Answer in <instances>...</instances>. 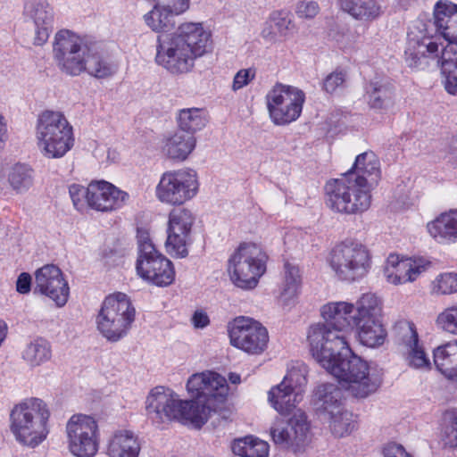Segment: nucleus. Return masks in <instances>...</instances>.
<instances>
[{"mask_svg": "<svg viewBox=\"0 0 457 457\" xmlns=\"http://www.w3.org/2000/svg\"><path fill=\"white\" fill-rule=\"evenodd\" d=\"M373 293L362 294L355 302H332L321 308L325 323L311 326L308 340L311 353L328 373L338 378L353 395L367 397L381 386L383 370L354 354L345 336L363 315L374 307Z\"/></svg>", "mask_w": 457, "mask_h": 457, "instance_id": "f257e3e1", "label": "nucleus"}, {"mask_svg": "<svg viewBox=\"0 0 457 457\" xmlns=\"http://www.w3.org/2000/svg\"><path fill=\"white\" fill-rule=\"evenodd\" d=\"M212 50V32L203 22L185 21L176 30L158 36L155 63L173 76L189 73L195 62Z\"/></svg>", "mask_w": 457, "mask_h": 457, "instance_id": "f03ea898", "label": "nucleus"}, {"mask_svg": "<svg viewBox=\"0 0 457 457\" xmlns=\"http://www.w3.org/2000/svg\"><path fill=\"white\" fill-rule=\"evenodd\" d=\"M53 55L60 71L70 76L83 72L96 79H107L118 71V65L95 42L69 30L56 32L53 42Z\"/></svg>", "mask_w": 457, "mask_h": 457, "instance_id": "7ed1b4c3", "label": "nucleus"}, {"mask_svg": "<svg viewBox=\"0 0 457 457\" xmlns=\"http://www.w3.org/2000/svg\"><path fill=\"white\" fill-rule=\"evenodd\" d=\"M434 24L436 30L447 42L438 43V38L428 43L410 40L404 52L405 62L411 68H417L428 53L440 59L443 65L457 68V4L447 1H437L434 6Z\"/></svg>", "mask_w": 457, "mask_h": 457, "instance_id": "20e7f679", "label": "nucleus"}, {"mask_svg": "<svg viewBox=\"0 0 457 457\" xmlns=\"http://www.w3.org/2000/svg\"><path fill=\"white\" fill-rule=\"evenodd\" d=\"M51 411L42 399L32 397L13 406L10 412V431L22 446L36 448L50 433Z\"/></svg>", "mask_w": 457, "mask_h": 457, "instance_id": "39448f33", "label": "nucleus"}, {"mask_svg": "<svg viewBox=\"0 0 457 457\" xmlns=\"http://www.w3.org/2000/svg\"><path fill=\"white\" fill-rule=\"evenodd\" d=\"M146 411L150 415L163 420H178L201 428L208 420L213 408L201 401H183L172 390L156 386L151 390L146 401Z\"/></svg>", "mask_w": 457, "mask_h": 457, "instance_id": "423d86ee", "label": "nucleus"}, {"mask_svg": "<svg viewBox=\"0 0 457 457\" xmlns=\"http://www.w3.org/2000/svg\"><path fill=\"white\" fill-rule=\"evenodd\" d=\"M35 136L41 154L49 159L64 156L73 146V129L60 111L46 110L37 116Z\"/></svg>", "mask_w": 457, "mask_h": 457, "instance_id": "0eeeda50", "label": "nucleus"}, {"mask_svg": "<svg viewBox=\"0 0 457 457\" xmlns=\"http://www.w3.org/2000/svg\"><path fill=\"white\" fill-rule=\"evenodd\" d=\"M268 255L262 246L253 242L241 243L228 261L232 283L242 289H253L266 272Z\"/></svg>", "mask_w": 457, "mask_h": 457, "instance_id": "6e6552de", "label": "nucleus"}, {"mask_svg": "<svg viewBox=\"0 0 457 457\" xmlns=\"http://www.w3.org/2000/svg\"><path fill=\"white\" fill-rule=\"evenodd\" d=\"M328 263L339 280L352 283L362 279L369 273L371 256L365 245L347 240L330 251Z\"/></svg>", "mask_w": 457, "mask_h": 457, "instance_id": "1a4fd4ad", "label": "nucleus"}, {"mask_svg": "<svg viewBox=\"0 0 457 457\" xmlns=\"http://www.w3.org/2000/svg\"><path fill=\"white\" fill-rule=\"evenodd\" d=\"M136 311L123 293L105 297L96 317V328L110 342H118L127 336L135 320Z\"/></svg>", "mask_w": 457, "mask_h": 457, "instance_id": "9d476101", "label": "nucleus"}, {"mask_svg": "<svg viewBox=\"0 0 457 457\" xmlns=\"http://www.w3.org/2000/svg\"><path fill=\"white\" fill-rule=\"evenodd\" d=\"M137 244L138 256L136 263L137 275L157 287L170 285L175 278L172 263L155 249L147 231H137Z\"/></svg>", "mask_w": 457, "mask_h": 457, "instance_id": "9b49d317", "label": "nucleus"}, {"mask_svg": "<svg viewBox=\"0 0 457 457\" xmlns=\"http://www.w3.org/2000/svg\"><path fill=\"white\" fill-rule=\"evenodd\" d=\"M199 181L195 170L183 168L164 172L156 186L155 196L162 204L179 206L198 193Z\"/></svg>", "mask_w": 457, "mask_h": 457, "instance_id": "f8f14e48", "label": "nucleus"}, {"mask_svg": "<svg viewBox=\"0 0 457 457\" xmlns=\"http://www.w3.org/2000/svg\"><path fill=\"white\" fill-rule=\"evenodd\" d=\"M67 447L75 457H94L99 449L100 429L90 415L74 414L65 426Z\"/></svg>", "mask_w": 457, "mask_h": 457, "instance_id": "ddd939ff", "label": "nucleus"}, {"mask_svg": "<svg viewBox=\"0 0 457 457\" xmlns=\"http://www.w3.org/2000/svg\"><path fill=\"white\" fill-rule=\"evenodd\" d=\"M265 101L270 120L284 126L300 117L305 96L297 87L277 83L267 93Z\"/></svg>", "mask_w": 457, "mask_h": 457, "instance_id": "4468645a", "label": "nucleus"}, {"mask_svg": "<svg viewBox=\"0 0 457 457\" xmlns=\"http://www.w3.org/2000/svg\"><path fill=\"white\" fill-rule=\"evenodd\" d=\"M230 345L248 354L259 355L268 347L267 328L251 318L237 317L228 325Z\"/></svg>", "mask_w": 457, "mask_h": 457, "instance_id": "2eb2a0df", "label": "nucleus"}, {"mask_svg": "<svg viewBox=\"0 0 457 457\" xmlns=\"http://www.w3.org/2000/svg\"><path fill=\"white\" fill-rule=\"evenodd\" d=\"M194 222L195 216L189 209L176 208L170 211L166 241L170 253L181 258L187 255V244Z\"/></svg>", "mask_w": 457, "mask_h": 457, "instance_id": "dca6fc26", "label": "nucleus"}, {"mask_svg": "<svg viewBox=\"0 0 457 457\" xmlns=\"http://www.w3.org/2000/svg\"><path fill=\"white\" fill-rule=\"evenodd\" d=\"M34 293L47 296L62 307L68 301L70 288L62 270L54 264H46L35 272Z\"/></svg>", "mask_w": 457, "mask_h": 457, "instance_id": "f3484780", "label": "nucleus"}, {"mask_svg": "<svg viewBox=\"0 0 457 457\" xmlns=\"http://www.w3.org/2000/svg\"><path fill=\"white\" fill-rule=\"evenodd\" d=\"M288 426L294 436H289L288 428L281 419L277 418L272 424L270 433L276 445L291 448L295 452L300 450L308 442L309 424L303 411L297 409L288 420Z\"/></svg>", "mask_w": 457, "mask_h": 457, "instance_id": "a211bd4d", "label": "nucleus"}, {"mask_svg": "<svg viewBox=\"0 0 457 457\" xmlns=\"http://www.w3.org/2000/svg\"><path fill=\"white\" fill-rule=\"evenodd\" d=\"M430 266V262L422 257L399 258L390 254L384 269L386 281L395 286L415 281Z\"/></svg>", "mask_w": 457, "mask_h": 457, "instance_id": "6ab92c4d", "label": "nucleus"}, {"mask_svg": "<svg viewBox=\"0 0 457 457\" xmlns=\"http://www.w3.org/2000/svg\"><path fill=\"white\" fill-rule=\"evenodd\" d=\"M129 195L113 184L98 180L89 183V207L95 211L110 212L122 208Z\"/></svg>", "mask_w": 457, "mask_h": 457, "instance_id": "aec40b11", "label": "nucleus"}, {"mask_svg": "<svg viewBox=\"0 0 457 457\" xmlns=\"http://www.w3.org/2000/svg\"><path fill=\"white\" fill-rule=\"evenodd\" d=\"M395 329L409 366L414 369L428 368L430 361L423 345L420 343L414 324L403 321L396 326Z\"/></svg>", "mask_w": 457, "mask_h": 457, "instance_id": "412c9836", "label": "nucleus"}, {"mask_svg": "<svg viewBox=\"0 0 457 457\" xmlns=\"http://www.w3.org/2000/svg\"><path fill=\"white\" fill-rule=\"evenodd\" d=\"M24 15L31 20L35 26L33 44L41 46L49 38L54 24V11L46 0H27L24 4Z\"/></svg>", "mask_w": 457, "mask_h": 457, "instance_id": "4be33fe9", "label": "nucleus"}, {"mask_svg": "<svg viewBox=\"0 0 457 457\" xmlns=\"http://www.w3.org/2000/svg\"><path fill=\"white\" fill-rule=\"evenodd\" d=\"M370 313L363 315L360 323L356 325L360 342L369 347H378L384 344L386 337V331L379 317L382 311L380 299L375 295Z\"/></svg>", "mask_w": 457, "mask_h": 457, "instance_id": "5701e85b", "label": "nucleus"}, {"mask_svg": "<svg viewBox=\"0 0 457 457\" xmlns=\"http://www.w3.org/2000/svg\"><path fill=\"white\" fill-rule=\"evenodd\" d=\"M352 178L344 174L340 179H331L325 186V202L333 212L348 214L351 206L349 196L351 195Z\"/></svg>", "mask_w": 457, "mask_h": 457, "instance_id": "b1692460", "label": "nucleus"}, {"mask_svg": "<svg viewBox=\"0 0 457 457\" xmlns=\"http://www.w3.org/2000/svg\"><path fill=\"white\" fill-rule=\"evenodd\" d=\"M334 377L337 378L336 376ZM337 380L341 388L334 384H322L314 392L315 405L322 418L344 408L342 389L352 396L359 398L347 390L338 378Z\"/></svg>", "mask_w": 457, "mask_h": 457, "instance_id": "393cba45", "label": "nucleus"}, {"mask_svg": "<svg viewBox=\"0 0 457 457\" xmlns=\"http://www.w3.org/2000/svg\"><path fill=\"white\" fill-rule=\"evenodd\" d=\"M295 29L291 13L286 10H276L270 13L263 23L261 37L268 43H276L286 38Z\"/></svg>", "mask_w": 457, "mask_h": 457, "instance_id": "a878e982", "label": "nucleus"}, {"mask_svg": "<svg viewBox=\"0 0 457 457\" xmlns=\"http://www.w3.org/2000/svg\"><path fill=\"white\" fill-rule=\"evenodd\" d=\"M345 174L353 179L374 187L380 179L379 161L374 152H364L357 155L353 167Z\"/></svg>", "mask_w": 457, "mask_h": 457, "instance_id": "bb28decb", "label": "nucleus"}, {"mask_svg": "<svg viewBox=\"0 0 457 457\" xmlns=\"http://www.w3.org/2000/svg\"><path fill=\"white\" fill-rule=\"evenodd\" d=\"M302 398L299 392L292 391L290 386H285V383L281 382L272 386L268 392V403L282 416L295 414L294 411Z\"/></svg>", "mask_w": 457, "mask_h": 457, "instance_id": "cd10ccee", "label": "nucleus"}, {"mask_svg": "<svg viewBox=\"0 0 457 457\" xmlns=\"http://www.w3.org/2000/svg\"><path fill=\"white\" fill-rule=\"evenodd\" d=\"M138 437L129 430H118L110 437L107 444L109 457H138L140 453Z\"/></svg>", "mask_w": 457, "mask_h": 457, "instance_id": "c85d7f7f", "label": "nucleus"}, {"mask_svg": "<svg viewBox=\"0 0 457 457\" xmlns=\"http://www.w3.org/2000/svg\"><path fill=\"white\" fill-rule=\"evenodd\" d=\"M195 145V136L178 130L164 139L162 149L168 158L182 162L194 151Z\"/></svg>", "mask_w": 457, "mask_h": 457, "instance_id": "c756f323", "label": "nucleus"}, {"mask_svg": "<svg viewBox=\"0 0 457 457\" xmlns=\"http://www.w3.org/2000/svg\"><path fill=\"white\" fill-rule=\"evenodd\" d=\"M365 97L371 109L386 111L394 105V87L383 80H371L365 87Z\"/></svg>", "mask_w": 457, "mask_h": 457, "instance_id": "7c9ffc66", "label": "nucleus"}, {"mask_svg": "<svg viewBox=\"0 0 457 457\" xmlns=\"http://www.w3.org/2000/svg\"><path fill=\"white\" fill-rule=\"evenodd\" d=\"M303 286L302 272L298 265L286 262L282 280L279 286V298L284 303L295 299Z\"/></svg>", "mask_w": 457, "mask_h": 457, "instance_id": "2f4dec72", "label": "nucleus"}, {"mask_svg": "<svg viewBox=\"0 0 457 457\" xmlns=\"http://www.w3.org/2000/svg\"><path fill=\"white\" fill-rule=\"evenodd\" d=\"M436 369L450 379H457V341H451L434 351Z\"/></svg>", "mask_w": 457, "mask_h": 457, "instance_id": "473e14b6", "label": "nucleus"}, {"mask_svg": "<svg viewBox=\"0 0 457 457\" xmlns=\"http://www.w3.org/2000/svg\"><path fill=\"white\" fill-rule=\"evenodd\" d=\"M345 12L360 21H372L380 15V6L375 0H338Z\"/></svg>", "mask_w": 457, "mask_h": 457, "instance_id": "72a5a7b5", "label": "nucleus"}, {"mask_svg": "<svg viewBox=\"0 0 457 457\" xmlns=\"http://www.w3.org/2000/svg\"><path fill=\"white\" fill-rule=\"evenodd\" d=\"M51 358V345L41 337L29 342L22 351L23 361L31 368L41 366Z\"/></svg>", "mask_w": 457, "mask_h": 457, "instance_id": "f704fd0d", "label": "nucleus"}, {"mask_svg": "<svg viewBox=\"0 0 457 457\" xmlns=\"http://www.w3.org/2000/svg\"><path fill=\"white\" fill-rule=\"evenodd\" d=\"M427 228L429 235L440 243L457 240V232L450 212L442 213L428 222Z\"/></svg>", "mask_w": 457, "mask_h": 457, "instance_id": "c9c22d12", "label": "nucleus"}, {"mask_svg": "<svg viewBox=\"0 0 457 457\" xmlns=\"http://www.w3.org/2000/svg\"><path fill=\"white\" fill-rule=\"evenodd\" d=\"M177 122L179 130L194 136L195 132L203 129L207 123L205 111L195 107L181 109L177 114Z\"/></svg>", "mask_w": 457, "mask_h": 457, "instance_id": "e433bc0d", "label": "nucleus"}, {"mask_svg": "<svg viewBox=\"0 0 457 457\" xmlns=\"http://www.w3.org/2000/svg\"><path fill=\"white\" fill-rule=\"evenodd\" d=\"M232 451L241 457H268L270 446L267 442L249 436L235 440Z\"/></svg>", "mask_w": 457, "mask_h": 457, "instance_id": "4c0bfd02", "label": "nucleus"}, {"mask_svg": "<svg viewBox=\"0 0 457 457\" xmlns=\"http://www.w3.org/2000/svg\"><path fill=\"white\" fill-rule=\"evenodd\" d=\"M372 187L364 182L352 179L351 195L349 196L351 206L348 207V214L361 213L370 208Z\"/></svg>", "mask_w": 457, "mask_h": 457, "instance_id": "58836bf2", "label": "nucleus"}, {"mask_svg": "<svg viewBox=\"0 0 457 457\" xmlns=\"http://www.w3.org/2000/svg\"><path fill=\"white\" fill-rule=\"evenodd\" d=\"M322 419L328 424L331 433L337 437L348 436L355 428L353 415L345 407Z\"/></svg>", "mask_w": 457, "mask_h": 457, "instance_id": "ea45409f", "label": "nucleus"}, {"mask_svg": "<svg viewBox=\"0 0 457 457\" xmlns=\"http://www.w3.org/2000/svg\"><path fill=\"white\" fill-rule=\"evenodd\" d=\"M215 381H209L206 383V390L204 402L206 404L211 405L215 411L220 404L223 403L228 394V386L224 377L216 372H212Z\"/></svg>", "mask_w": 457, "mask_h": 457, "instance_id": "a19ab883", "label": "nucleus"}, {"mask_svg": "<svg viewBox=\"0 0 457 457\" xmlns=\"http://www.w3.org/2000/svg\"><path fill=\"white\" fill-rule=\"evenodd\" d=\"M8 182L13 190L25 192L33 184V170L26 164L17 163L9 171Z\"/></svg>", "mask_w": 457, "mask_h": 457, "instance_id": "79ce46f5", "label": "nucleus"}, {"mask_svg": "<svg viewBox=\"0 0 457 457\" xmlns=\"http://www.w3.org/2000/svg\"><path fill=\"white\" fill-rule=\"evenodd\" d=\"M457 293V273L444 272L437 275L430 284V294L440 296Z\"/></svg>", "mask_w": 457, "mask_h": 457, "instance_id": "37998d69", "label": "nucleus"}, {"mask_svg": "<svg viewBox=\"0 0 457 457\" xmlns=\"http://www.w3.org/2000/svg\"><path fill=\"white\" fill-rule=\"evenodd\" d=\"M441 438L445 446L457 447V411H446L443 416Z\"/></svg>", "mask_w": 457, "mask_h": 457, "instance_id": "c03bdc74", "label": "nucleus"}, {"mask_svg": "<svg viewBox=\"0 0 457 457\" xmlns=\"http://www.w3.org/2000/svg\"><path fill=\"white\" fill-rule=\"evenodd\" d=\"M210 379L211 381H215L212 371L193 374L187 382L188 394L198 401L204 402L205 390L207 388L206 383H208Z\"/></svg>", "mask_w": 457, "mask_h": 457, "instance_id": "a18cd8bd", "label": "nucleus"}, {"mask_svg": "<svg viewBox=\"0 0 457 457\" xmlns=\"http://www.w3.org/2000/svg\"><path fill=\"white\" fill-rule=\"evenodd\" d=\"M307 367L303 363L298 364L288 370L281 383L290 386L292 391L302 395L303 387L307 384Z\"/></svg>", "mask_w": 457, "mask_h": 457, "instance_id": "49530a36", "label": "nucleus"}, {"mask_svg": "<svg viewBox=\"0 0 457 457\" xmlns=\"http://www.w3.org/2000/svg\"><path fill=\"white\" fill-rule=\"evenodd\" d=\"M436 325L447 333L457 335V305L440 312L436 318Z\"/></svg>", "mask_w": 457, "mask_h": 457, "instance_id": "de8ad7c7", "label": "nucleus"}, {"mask_svg": "<svg viewBox=\"0 0 457 457\" xmlns=\"http://www.w3.org/2000/svg\"><path fill=\"white\" fill-rule=\"evenodd\" d=\"M347 73L343 69H336L326 76L322 83V89L328 94L335 93L342 88L346 81Z\"/></svg>", "mask_w": 457, "mask_h": 457, "instance_id": "09e8293b", "label": "nucleus"}, {"mask_svg": "<svg viewBox=\"0 0 457 457\" xmlns=\"http://www.w3.org/2000/svg\"><path fill=\"white\" fill-rule=\"evenodd\" d=\"M69 194L77 210L82 211L87 205L89 207V185L85 187L72 184L69 187Z\"/></svg>", "mask_w": 457, "mask_h": 457, "instance_id": "8fccbe9b", "label": "nucleus"}, {"mask_svg": "<svg viewBox=\"0 0 457 457\" xmlns=\"http://www.w3.org/2000/svg\"><path fill=\"white\" fill-rule=\"evenodd\" d=\"M320 12V7L317 1L300 0L296 3L295 12L301 20H313Z\"/></svg>", "mask_w": 457, "mask_h": 457, "instance_id": "3c124183", "label": "nucleus"}, {"mask_svg": "<svg viewBox=\"0 0 457 457\" xmlns=\"http://www.w3.org/2000/svg\"><path fill=\"white\" fill-rule=\"evenodd\" d=\"M255 78L254 69H242L238 71L233 79L232 90L237 91L247 86Z\"/></svg>", "mask_w": 457, "mask_h": 457, "instance_id": "603ef678", "label": "nucleus"}, {"mask_svg": "<svg viewBox=\"0 0 457 457\" xmlns=\"http://www.w3.org/2000/svg\"><path fill=\"white\" fill-rule=\"evenodd\" d=\"M284 242L288 248H297L298 246L303 247L307 240L301 231L296 230L287 233L284 237Z\"/></svg>", "mask_w": 457, "mask_h": 457, "instance_id": "864d4df0", "label": "nucleus"}, {"mask_svg": "<svg viewBox=\"0 0 457 457\" xmlns=\"http://www.w3.org/2000/svg\"><path fill=\"white\" fill-rule=\"evenodd\" d=\"M384 457H412L403 445L396 443H388L383 448Z\"/></svg>", "mask_w": 457, "mask_h": 457, "instance_id": "5fc2aeb1", "label": "nucleus"}, {"mask_svg": "<svg viewBox=\"0 0 457 457\" xmlns=\"http://www.w3.org/2000/svg\"><path fill=\"white\" fill-rule=\"evenodd\" d=\"M191 322L195 328H204L210 324V319L204 311L196 310L191 318Z\"/></svg>", "mask_w": 457, "mask_h": 457, "instance_id": "6e6d98bb", "label": "nucleus"}, {"mask_svg": "<svg viewBox=\"0 0 457 457\" xmlns=\"http://www.w3.org/2000/svg\"><path fill=\"white\" fill-rule=\"evenodd\" d=\"M31 289V276L27 272H22L17 278L16 290L20 294H28Z\"/></svg>", "mask_w": 457, "mask_h": 457, "instance_id": "4d7b16f0", "label": "nucleus"}, {"mask_svg": "<svg viewBox=\"0 0 457 457\" xmlns=\"http://www.w3.org/2000/svg\"><path fill=\"white\" fill-rule=\"evenodd\" d=\"M9 139L8 124L4 116L0 112V151L3 150Z\"/></svg>", "mask_w": 457, "mask_h": 457, "instance_id": "13d9d810", "label": "nucleus"}, {"mask_svg": "<svg viewBox=\"0 0 457 457\" xmlns=\"http://www.w3.org/2000/svg\"><path fill=\"white\" fill-rule=\"evenodd\" d=\"M445 90L451 94L457 96V76L453 73H448L444 80Z\"/></svg>", "mask_w": 457, "mask_h": 457, "instance_id": "bf43d9fd", "label": "nucleus"}, {"mask_svg": "<svg viewBox=\"0 0 457 457\" xmlns=\"http://www.w3.org/2000/svg\"><path fill=\"white\" fill-rule=\"evenodd\" d=\"M7 329V324L5 323V321L0 319V345L6 337Z\"/></svg>", "mask_w": 457, "mask_h": 457, "instance_id": "052dcab7", "label": "nucleus"}, {"mask_svg": "<svg viewBox=\"0 0 457 457\" xmlns=\"http://www.w3.org/2000/svg\"><path fill=\"white\" fill-rule=\"evenodd\" d=\"M228 379L232 384H238L240 383V375L237 373H230L228 376Z\"/></svg>", "mask_w": 457, "mask_h": 457, "instance_id": "680f3d73", "label": "nucleus"}, {"mask_svg": "<svg viewBox=\"0 0 457 457\" xmlns=\"http://www.w3.org/2000/svg\"><path fill=\"white\" fill-rule=\"evenodd\" d=\"M336 40L338 44L341 45L342 47H345L347 46V44H345L341 38H337Z\"/></svg>", "mask_w": 457, "mask_h": 457, "instance_id": "e2e57ef3", "label": "nucleus"}, {"mask_svg": "<svg viewBox=\"0 0 457 457\" xmlns=\"http://www.w3.org/2000/svg\"><path fill=\"white\" fill-rule=\"evenodd\" d=\"M286 428H288L289 436H294V431H291V428H290V427L288 426V423L287 424Z\"/></svg>", "mask_w": 457, "mask_h": 457, "instance_id": "0e129e2a", "label": "nucleus"}]
</instances>
